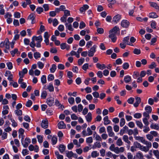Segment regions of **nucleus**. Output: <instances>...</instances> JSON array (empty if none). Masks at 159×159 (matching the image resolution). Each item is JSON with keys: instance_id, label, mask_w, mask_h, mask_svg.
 Returning <instances> with one entry per match:
<instances>
[{"instance_id": "1", "label": "nucleus", "mask_w": 159, "mask_h": 159, "mask_svg": "<svg viewBox=\"0 0 159 159\" xmlns=\"http://www.w3.org/2000/svg\"><path fill=\"white\" fill-rule=\"evenodd\" d=\"M31 40L30 44L31 47L34 48L35 46L38 48L41 47V43L43 40L42 37L41 35L38 37L34 36L32 37Z\"/></svg>"}, {"instance_id": "2", "label": "nucleus", "mask_w": 159, "mask_h": 159, "mask_svg": "<svg viewBox=\"0 0 159 159\" xmlns=\"http://www.w3.org/2000/svg\"><path fill=\"white\" fill-rule=\"evenodd\" d=\"M119 29L116 26H115L109 31V37L113 42H115L116 41L117 39L116 35L119 34Z\"/></svg>"}, {"instance_id": "3", "label": "nucleus", "mask_w": 159, "mask_h": 159, "mask_svg": "<svg viewBox=\"0 0 159 159\" xmlns=\"http://www.w3.org/2000/svg\"><path fill=\"white\" fill-rule=\"evenodd\" d=\"M143 143L146 145V146H144L141 145L139 149L142 151L147 152L149 151V149L152 147V143L150 142L147 141Z\"/></svg>"}, {"instance_id": "4", "label": "nucleus", "mask_w": 159, "mask_h": 159, "mask_svg": "<svg viewBox=\"0 0 159 159\" xmlns=\"http://www.w3.org/2000/svg\"><path fill=\"white\" fill-rule=\"evenodd\" d=\"M87 132H86L85 129H84L82 131V133L83 137H85L86 136L91 135L93 134V132L89 127L87 128Z\"/></svg>"}, {"instance_id": "5", "label": "nucleus", "mask_w": 159, "mask_h": 159, "mask_svg": "<svg viewBox=\"0 0 159 159\" xmlns=\"http://www.w3.org/2000/svg\"><path fill=\"white\" fill-rule=\"evenodd\" d=\"M97 46L94 45L90 48V49L88 52V55L90 57H93L96 51Z\"/></svg>"}, {"instance_id": "6", "label": "nucleus", "mask_w": 159, "mask_h": 159, "mask_svg": "<svg viewBox=\"0 0 159 159\" xmlns=\"http://www.w3.org/2000/svg\"><path fill=\"white\" fill-rule=\"evenodd\" d=\"M21 143L24 148H27L30 143V139L28 138H25V140H21Z\"/></svg>"}, {"instance_id": "7", "label": "nucleus", "mask_w": 159, "mask_h": 159, "mask_svg": "<svg viewBox=\"0 0 159 159\" xmlns=\"http://www.w3.org/2000/svg\"><path fill=\"white\" fill-rule=\"evenodd\" d=\"M107 130L109 136L113 137L114 136V133L113 132L112 127L111 126H108L107 128Z\"/></svg>"}, {"instance_id": "8", "label": "nucleus", "mask_w": 159, "mask_h": 159, "mask_svg": "<svg viewBox=\"0 0 159 159\" xmlns=\"http://www.w3.org/2000/svg\"><path fill=\"white\" fill-rule=\"evenodd\" d=\"M121 19V16L119 14H117L113 18L112 21L115 24L117 23Z\"/></svg>"}, {"instance_id": "9", "label": "nucleus", "mask_w": 159, "mask_h": 159, "mask_svg": "<svg viewBox=\"0 0 159 159\" xmlns=\"http://www.w3.org/2000/svg\"><path fill=\"white\" fill-rule=\"evenodd\" d=\"M41 125L42 128L46 129L48 127V121L47 119L43 120L41 123Z\"/></svg>"}, {"instance_id": "10", "label": "nucleus", "mask_w": 159, "mask_h": 159, "mask_svg": "<svg viewBox=\"0 0 159 159\" xmlns=\"http://www.w3.org/2000/svg\"><path fill=\"white\" fill-rule=\"evenodd\" d=\"M50 35L48 34V32H46L44 33V41L47 45H48L49 43V38Z\"/></svg>"}, {"instance_id": "11", "label": "nucleus", "mask_w": 159, "mask_h": 159, "mask_svg": "<svg viewBox=\"0 0 159 159\" xmlns=\"http://www.w3.org/2000/svg\"><path fill=\"white\" fill-rule=\"evenodd\" d=\"M129 25V22L126 20H123L121 22V26L124 28H127Z\"/></svg>"}, {"instance_id": "12", "label": "nucleus", "mask_w": 159, "mask_h": 159, "mask_svg": "<svg viewBox=\"0 0 159 159\" xmlns=\"http://www.w3.org/2000/svg\"><path fill=\"white\" fill-rule=\"evenodd\" d=\"M5 76L6 77H8L7 79L9 81H11L12 80L13 78V75L11 73V72L10 71H6Z\"/></svg>"}, {"instance_id": "13", "label": "nucleus", "mask_w": 159, "mask_h": 159, "mask_svg": "<svg viewBox=\"0 0 159 159\" xmlns=\"http://www.w3.org/2000/svg\"><path fill=\"white\" fill-rule=\"evenodd\" d=\"M23 79L19 78L18 81V83L20 84V87L23 89L25 88L27 86L26 83L23 82Z\"/></svg>"}, {"instance_id": "14", "label": "nucleus", "mask_w": 159, "mask_h": 159, "mask_svg": "<svg viewBox=\"0 0 159 159\" xmlns=\"http://www.w3.org/2000/svg\"><path fill=\"white\" fill-rule=\"evenodd\" d=\"M93 138L96 141H102V139L101 137L96 133V131L93 132Z\"/></svg>"}, {"instance_id": "15", "label": "nucleus", "mask_w": 159, "mask_h": 159, "mask_svg": "<svg viewBox=\"0 0 159 159\" xmlns=\"http://www.w3.org/2000/svg\"><path fill=\"white\" fill-rule=\"evenodd\" d=\"M54 102V99L52 97L47 99V103L49 106H52Z\"/></svg>"}, {"instance_id": "16", "label": "nucleus", "mask_w": 159, "mask_h": 159, "mask_svg": "<svg viewBox=\"0 0 159 159\" xmlns=\"http://www.w3.org/2000/svg\"><path fill=\"white\" fill-rule=\"evenodd\" d=\"M66 156L70 158L72 157H77L76 155L75 154H74L72 151L67 152L66 153Z\"/></svg>"}, {"instance_id": "17", "label": "nucleus", "mask_w": 159, "mask_h": 159, "mask_svg": "<svg viewBox=\"0 0 159 159\" xmlns=\"http://www.w3.org/2000/svg\"><path fill=\"white\" fill-rule=\"evenodd\" d=\"M9 108L7 105H4L3 107V111L2 113L3 115H6L8 113Z\"/></svg>"}, {"instance_id": "18", "label": "nucleus", "mask_w": 159, "mask_h": 159, "mask_svg": "<svg viewBox=\"0 0 159 159\" xmlns=\"http://www.w3.org/2000/svg\"><path fill=\"white\" fill-rule=\"evenodd\" d=\"M60 46L61 49L62 50L66 49V50H68L70 48V46L65 43L61 44Z\"/></svg>"}, {"instance_id": "19", "label": "nucleus", "mask_w": 159, "mask_h": 159, "mask_svg": "<svg viewBox=\"0 0 159 159\" xmlns=\"http://www.w3.org/2000/svg\"><path fill=\"white\" fill-rule=\"evenodd\" d=\"M134 138L136 140L139 141L143 143L147 141L144 138L140 136H135Z\"/></svg>"}, {"instance_id": "20", "label": "nucleus", "mask_w": 159, "mask_h": 159, "mask_svg": "<svg viewBox=\"0 0 159 159\" xmlns=\"http://www.w3.org/2000/svg\"><path fill=\"white\" fill-rule=\"evenodd\" d=\"M141 101V98L140 97H136L135 98V102L134 104V106L135 107H137L140 103Z\"/></svg>"}, {"instance_id": "21", "label": "nucleus", "mask_w": 159, "mask_h": 159, "mask_svg": "<svg viewBox=\"0 0 159 159\" xmlns=\"http://www.w3.org/2000/svg\"><path fill=\"white\" fill-rule=\"evenodd\" d=\"M129 37L128 36L124 38L123 40V42L126 44L127 45L133 46V44L131 43L129 41Z\"/></svg>"}, {"instance_id": "22", "label": "nucleus", "mask_w": 159, "mask_h": 159, "mask_svg": "<svg viewBox=\"0 0 159 159\" xmlns=\"http://www.w3.org/2000/svg\"><path fill=\"white\" fill-rule=\"evenodd\" d=\"M96 67L99 69L103 70L106 68L104 64H100L99 63H97L96 64Z\"/></svg>"}, {"instance_id": "23", "label": "nucleus", "mask_w": 159, "mask_h": 159, "mask_svg": "<svg viewBox=\"0 0 159 159\" xmlns=\"http://www.w3.org/2000/svg\"><path fill=\"white\" fill-rule=\"evenodd\" d=\"M58 126L59 129H64L66 127L65 124L63 121L59 122L58 124Z\"/></svg>"}, {"instance_id": "24", "label": "nucleus", "mask_w": 159, "mask_h": 159, "mask_svg": "<svg viewBox=\"0 0 159 159\" xmlns=\"http://www.w3.org/2000/svg\"><path fill=\"white\" fill-rule=\"evenodd\" d=\"M150 127L152 129L157 130L159 129V125L157 124H152Z\"/></svg>"}, {"instance_id": "25", "label": "nucleus", "mask_w": 159, "mask_h": 159, "mask_svg": "<svg viewBox=\"0 0 159 159\" xmlns=\"http://www.w3.org/2000/svg\"><path fill=\"white\" fill-rule=\"evenodd\" d=\"M89 6L87 5H84L83 7L80 8V10L81 13L85 11L86 10L88 9Z\"/></svg>"}, {"instance_id": "26", "label": "nucleus", "mask_w": 159, "mask_h": 159, "mask_svg": "<svg viewBox=\"0 0 159 159\" xmlns=\"http://www.w3.org/2000/svg\"><path fill=\"white\" fill-rule=\"evenodd\" d=\"M85 118L87 122H90L92 119L91 113L89 112L87 115L85 116Z\"/></svg>"}, {"instance_id": "27", "label": "nucleus", "mask_w": 159, "mask_h": 159, "mask_svg": "<svg viewBox=\"0 0 159 159\" xmlns=\"http://www.w3.org/2000/svg\"><path fill=\"white\" fill-rule=\"evenodd\" d=\"M124 80L125 83H128L131 80V77L129 75H127L125 76Z\"/></svg>"}, {"instance_id": "28", "label": "nucleus", "mask_w": 159, "mask_h": 159, "mask_svg": "<svg viewBox=\"0 0 159 159\" xmlns=\"http://www.w3.org/2000/svg\"><path fill=\"white\" fill-rule=\"evenodd\" d=\"M33 55L34 58L36 59H38L40 58L41 56V54L38 52H34Z\"/></svg>"}, {"instance_id": "29", "label": "nucleus", "mask_w": 159, "mask_h": 159, "mask_svg": "<svg viewBox=\"0 0 159 159\" xmlns=\"http://www.w3.org/2000/svg\"><path fill=\"white\" fill-rule=\"evenodd\" d=\"M99 153L96 151H93L91 153V156L93 158H96L98 156Z\"/></svg>"}, {"instance_id": "30", "label": "nucleus", "mask_w": 159, "mask_h": 159, "mask_svg": "<svg viewBox=\"0 0 159 159\" xmlns=\"http://www.w3.org/2000/svg\"><path fill=\"white\" fill-rule=\"evenodd\" d=\"M103 120L105 125H108L110 123V121L109 120L108 117L107 116H106L104 118Z\"/></svg>"}, {"instance_id": "31", "label": "nucleus", "mask_w": 159, "mask_h": 159, "mask_svg": "<svg viewBox=\"0 0 159 159\" xmlns=\"http://www.w3.org/2000/svg\"><path fill=\"white\" fill-rule=\"evenodd\" d=\"M57 69V66L55 64L52 65V67L50 69V72L51 73H53L55 72Z\"/></svg>"}, {"instance_id": "32", "label": "nucleus", "mask_w": 159, "mask_h": 159, "mask_svg": "<svg viewBox=\"0 0 159 159\" xmlns=\"http://www.w3.org/2000/svg\"><path fill=\"white\" fill-rule=\"evenodd\" d=\"M153 153L157 159H159V151L158 150H153Z\"/></svg>"}, {"instance_id": "33", "label": "nucleus", "mask_w": 159, "mask_h": 159, "mask_svg": "<svg viewBox=\"0 0 159 159\" xmlns=\"http://www.w3.org/2000/svg\"><path fill=\"white\" fill-rule=\"evenodd\" d=\"M148 16L150 18H155L158 17V15L155 12H152L149 14Z\"/></svg>"}, {"instance_id": "34", "label": "nucleus", "mask_w": 159, "mask_h": 159, "mask_svg": "<svg viewBox=\"0 0 159 159\" xmlns=\"http://www.w3.org/2000/svg\"><path fill=\"white\" fill-rule=\"evenodd\" d=\"M66 149V146L63 145H60L59 147V150L61 153L65 151Z\"/></svg>"}, {"instance_id": "35", "label": "nucleus", "mask_w": 159, "mask_h": 159, "mask_svg": "<svg viewBox=\"0 0 159 159\" xmlns=\"http://www.w3.org/2000/svg\"><path fill=\"white\" fill-rule=\"evenodd\" d=\"M48 89L50 92H53L54 90V87L52 83H50L48 85Z\"/></svg>"}, {"instance_id": "36", "label": "nucleus", "mask_w": 159, "mask_h": 159, "mask_svg": "<svg viewBox=\"0 0 159 159\" xmlns=\"http://www.w3.org/2000/svg\"><path fill=\"white\" fill-rule=\"evenodd\" d=\"M47 95V92L45 90L42 91L41 93V97L43 99H45Z\"/></svg>"}, {"instance_id": "37", "label": "nucleus", "mask_w": 159, "mask_h": 159, "mask_svg": "<svg viewBox=\"0 0 159 159\" xmlns=\"http://www.w3.org/2000/svg\"><path fill=\"white\" fill-rule=\"evenodd\" d=\"M124 141L128 144H130V142L128 140V137L127 135H124L123 137Z\"/></svg>"}, {"instance_id": "38", "label": "nucleus", "mask_w": 159, "mask_h": 159, "mask_svg": "<svg viewBox=\"0 0 159 159\" xmlns=\"http://www.w3.org/2000/svg\"><path fill=\"white\" fill-rule=\"evenodd\" d=\"M4 48L7 49H9L10 48V44L8 39L5 40V43Z\"/></svg>"}, {"instance_id": "39", "label": "nucleus", "mask_w": 159, "mask_h": 159, "mask_svg": "<svg viewBox=\"0 0 159 159\" xmlns=\"http://www.w3.org/2000/svg\"><path fill=\"white\" fill-rule=\"evenodd\" d=\"M136 157L139 159H143V155L142 152H139L136 154Z\"/></svg>"}, {"instance_id": "40", "label": "nucleus", "mask_w": 159, "mask_h": 159, "mask_svg": "<svg viewBox=\"0 0 159 159\" xmlns=\"http://www.w3.org/2000/svg\"><path fill=\"white\" fill-rule=\"evenodd\" d=\"M150 5L152 7H153L155 8V9L157 10L159 9V7L157 5V3L153 2H150L149 3Z\"/></svg>"}, {"instance_id": "41", "label": "nucleus", "mask_w": 159, "mask_h": 159, "mask_svg": "<svg viewBox=\"0 0 159 159\" xmlns=\"http://www.w3.org/2000/svg\"><path fill=\"white\" fill-rule=\"evenodd\" d=\"M37 65L38 67L40 69H42L44 66V63L40 61L38 62L37 63Z\"/></svg>"}, {"instance_id": "42", "label": "nucleus", "mask_w": 159, "mask_h": 159, "mask_svg": "<svg viewBox=\"0 0 159 159\" xmlns=\"http://www.w3.org/2000/svg\"><path fill=\"white\" fill-rule=\"evenodd\" d=\"M41 83L42 84H45L47 82L46 76L45 75H43L41 78Z\"/></svg>"}, {"instance_id": "43", "label": "nucleus", "mask_w": 159, "mask_h": 159, "mask_svg": "<svg viewBox=\"0 0 159 159\" xmlns=\"http://www.w3.org/2000/svg\"><path fill=\"white\" fill-rule=\"evenodd\" d=\"M65 25L68 29L70 31H72L73 30V29L72 28V25L71 24H68L67 23H66Z\"/></svg>"}, {"instance_id": "44", "label": "nucleus", "mask_w": 159, "mask_h": 159, "mask_svg": "<svg viewBox=\"0 0 159 159\" xmlns=\"http://www.w3.org/2000/svg\"><path fill=\"white\" fill-rule=\"evenodd\" d=\"M116 144L119 146H120L123 145V142L121 139L119 138L116 141Z\"/></svg>"}, {"instance_id": "45", "label": "nucleus", "mask_w": 159, "mask_h": 159, "mask_svg": "<svg viewBox=\"0 0 159 159\" xmlns=\"http://www.w3.org/2000/svg\"><path fill=\"white\" fill-rule=\"evenodd\" d=\"M157 66L156 64L154 62H152L151 64L149 65L148 67L150 69H153L154 68H156Z\"/></svg>"}, {"instance_id": "46", "label": "nucleus", "mask_w": 159, "mask_h": 159, "mask_svg": "<svg viewBox=\"0 0 159 159\" xmlns=\"http://www.w3.org/2000/svg\"><path fill=\"white\" fill-rule=\"evenodd\" d=\"M52 143L53 145L55 144L57 142V138L56 136H53L52 138Z\"/></svg>"}, {"instance_id": "47", "label": "nucleus", "mask_w": 159, "mask_h": 159, "mask_svg": "<svg viewBox=\"0 0 159 159\" xmlns=\"http://www.w3.org/2000/svg\"><path fill=\"white\" fill-rule=\"evenodd\" d=\"M145 109L146 112L148 113H151L152 111V108L151 106H149L146 107Z\"/></svg>"}, {"instance_id": "48", "label": "nucleus", "mask_w": 159, "mask_h": 159, "mask_svg": "<svg viewBox=\"0 0 159 159\" xmlns=\"http://www.w3.org/2000/svg\"><path fill=\"white\" fill-rule=\"evenodd\" d=\"M4 6L2 4H0V14L4 15L5 14V10L3 9Z\"/></svg>"}, {"instance_id": "49", "label": "nucleus", "mask_w": 159, "mask_h": 159, "mask_svg": "<svg viewBox=\"0 0 159 159\" xmlns=\"http://www.w3.org/2000/svg\"><path fill=\"white\" fill-rule=\"evenodd\" d=\"M125 123V121L124 118H121L120 121V127L123 126Z\"/></svg>"}, {"instance_id": "50", "label": "nucleus", "mask_w": 159, "mask_h": 159, "mask_svg": "<svg viewBox=\"0 0 159 159\" xmlns=\"http://www.w3.org/2000/svg\"><path fill=\"white\" fill-rule=\"evenodd\" d=\"M68 101L70 105H73L75 103V99L73 97H70L68 99Z\"/></svg>"}, {"instance_id": "51", "label": "nucleus", "mask_w": 159, "mask_h": 159, "mask_svg": "<svg viewBox=\"0 0 159 159\" xmlns=\"http://www.w3.org/2000/svg\"><path fill=\"white\" fill-rule=\"evenodd\" d=\"M137 125L140 128L142 129L143 127V124L141 121L137 120L136 121Z\"/></svg>"}, {"instance_id": "52", "label": "nucleus", "mask_w": 159, "mask_h": 159, "mask_svg": "<svg viewBox=\"0 0 159 159\" xmlns=\"http://www.w3.org/2000/svg\"><path fill=\"white\" fill-rule=\"evenodd\" d=\"M133 145L136 148H138L140 149L141 144L138 142H135L134 143Z\"/></svg>"}, {"instance_id": "53", "label": "nucleus", "mask_w": 159, "mask_h": 159, "mask_svg": "<svg viewBox=\"0 0 159 159\" xmlns=\"http://www.w3.org/2000/svg\"><path fill=\"white\" fill-rule=\"evenodd\" d=\"M149 119L147 118H144L143 119V122L146 126H148L149 125V123L148 120Z\"/></svg>"}, {"instance_id": "54", "label": "nucleus", "mask_w": 159, "mask_h": 159, "mask_svg": "<svg viewBox=\"0 0 159 159\" xmlns=\"http://www.w3.org/2000/svg\"><path fill=\"white\" fill-rule=\"evenodd\" d=\"M93 142V139L92 137H89L86 139V142L87 143H91Z\"/></svg>"}, {"instance_id": "55", "label": "nucleus", "mask_w": 159, "mask_h": 159, "mask_svg": "<svg viewBox=\"0 0 159 159\" xmlns=\"http://www.w3.org/2000/svg\"><path fill=\"white\" fill-rule=\"evenodd\" d=\"M142 114L139 113H136L134 115V118L137 119H139L142 117Z\"/></svg>"}, {"instance_id": "56", "label": "nucleus", "mask_w": 159, "mask_h": 159, "mask_svg": "<svg viewBox=\"0 0 159 159\" xmlns=\"http://www.w3.org/2000/svg\"><path fill=\"white\" fill-rule=\"evenodd\" d=\"M10 120L12 122L11 125L13 127H15L17 126V123L15 121L14 119L11 118L10 119Z\"/></svg>"}, {"instance_id": "57", "label": "nucleus", "mask_w": 159, "mask_h": 159, "mask_svg": "<svg viewBox=\"0 0 159 159\" xmlns=\"http://www.w3.org/2000/svg\"><path fill=\"white\" fill-rule=\"evenodd\" d=\"M12 16V15L11 13L9 12H7L5 14L4 16V17L5 19H7L8 18L11 17Z\"/></svg>"}, {"instance_id": "58", "label": "nucleus", "mask_w": 159, "mask_h": 159, "mask_svg": "<svg viewBox=\"0 0 159 159\" xmlns=\"http://www.w3.org/2000/svg\"><path fill=\"white\" fill-rule=\"evenodd\" d=\"M129 67V65L128 63L125 62L122 65V68L124 70L127 69Z\"/></svg>"}, {"instance_id": "59", "label": "nucleus", "mask_w": 159, "mask_h": 159, "mask_svg": "<svg viewBox=\"0 0 159 159\" xmlns=\"http://www.w3.org/2000/svg\"><path fill=\"white\" fill-rule=\"evenodd\" d=\"M34 15L33 14H30L28 17V19L31 20V23L32 24L34 23V22H33V20H34Z\"/></svg>"}, {"instance_id": "60", "label": "nucleus", "mask_w": 159, "mask_h": 159, "mask_svg": "<svg viewBox=\"0 0 159 159\" xmlns=\"http://www.w3.org/2000/svg\"><path fill=\"white\" fill-rule=\"evenodd\" d=\"M147 139L149 141H152L153 138V136L151 134H148L146 135Z\"/></svg>"}, {"instance_id": "61", "label": "nucleus", "mask_w": 159, "mask_h": 159, "mask_svg": "<svg viewBox=\"0 0 159 159\" xmlns=\"http://www.w3.org/2000/svg\"><path fill=\"white\" fill-rule=\"evenodd\" d=\"M64 16L67 17L70 16V11L67 10H65L64 11Z\"/></svg>"}, {"instance_id": "62", "label": "nucleus", "mask_w": 159, "mask_h": 159, "mask_svg": "<svg viewBox=\"0 0 159 159\" xmlns=\"http://www.w3.org/2000/svg\"><path fill=\"white\" fill-rule=\"evenodd\" d=\"M84 61V58H81L78 60V64L79 65H81L83 64Z\"/></svg>"}, {"instance_id": "63", "label": "nucleus", "mask_w": 159, "mask_h": 159, "mask_svg": "<svg viewBox=\"0 0 159 159\" xmlns=\"http://www.w3.org/2000/svg\"><path fill=\"white\" fill-rule=\"evenodd\" d=\"M15 113L18 116H20L22 115V111L20 109H16L15 111Z\"/></svg>"}, {"instance_id": "64", "label": "nucleus", "mask_w": 159, "mask_h": 159, "mask_svg": "<svg viewBox=\"0 0 159 159\" xmlns=\"http://www.w3.org/2000/svg\"><path fill=\"white\" fill-rule=\"evenodd\" d=\"M7 66L9 70L13 68L12 63L10 62H8L6 63Z\"/></svg>"}]
</instances>
